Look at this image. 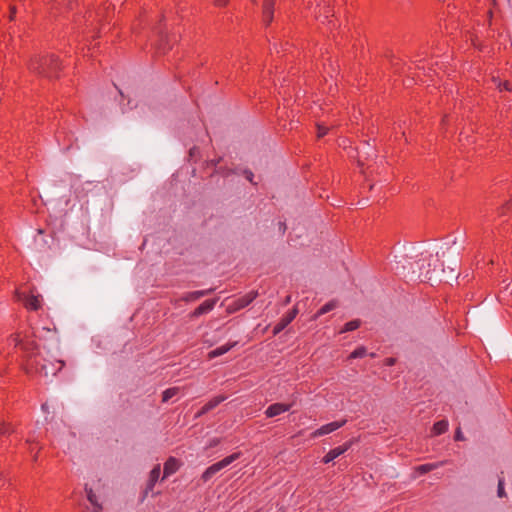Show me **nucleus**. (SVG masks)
Returning a JSON list of instances; mask_svg holds the SVG:
<instances>
[{
  "mask_svg": "<svg viewBox=\"0 0 512 512\" xmlns=\"http://www.w3.org/2000/svg\"><path fill=\"white\" fill-rule=\"evenodd\" d=\"M446 462L445 461H440V462H436V463H427V464H423V465H420L416 468V471L423 475V474H426L434 469H437L441 466H443Z\"/></svg>",
  "mask_w": 512,
  "mask_h": 512,
  "instance_id": "a211bd4d",
  "label": "nucleus"
},
{
  "mask_svg": "<svg viewBox=\"0 0 512 512\" xmlns=\"http://www.w3.org/2000/svg\"><path fill=\"white\" fill-rule=\"evenodd\" d=\"M335 308H336V302L330 301V302L326 303L323 307L320 308V310L317 312V316L324 315V314L332 311Z\"/></svg>",
  "mask_w": 512,
  "mask_h": 512,
  "instance_id": "b1692460",
  "label": "nucleus"
},
{
  "mask_svg": "<svg viewBox=\"0 0 512 512\" xmlns=\"http://www.w3.org/2000/svg\"><path fill=\"white\" fill-rule=\"evenodd\" d=\"M16 297L19 301L24 303V306L33 311H37L41 308V296L35 295L33 292L27 294L25 292H17Z\"/></svg>",
  "mask_w": 512,
  "mask_h": 512,
  "instance_id": "39448f33",
  "label": "nucleus"
},
{
  "mask_svg": "<svg viewBox=\"0 0 512 512\" xmlns=\"http://www.w3.org/2000/svg\"><path fill=\"white\" fill-rule=\"evenodd\" d=\"M59 68V60L54 55L36 56L29 63L32 72L48 78L57 77Z\"/></svg>",
  "mask_w": 512,
  "mask_h": 512,
  "instance_id": "f257e3e1",
  "label": "nucleus"
},
{
  "mask_svg": "<svg viewBox=\"0 0 512 512\" xmlns=\"http://www.w3.org/2000/svg\"><path fill=\"white\" fill-rule=\"evenodd\" d=\"M497 495L500 498L506 496V493H505V490H504V478L503 477H499Z\"/></svg>",
  "mask_w": 512,
  "mask_h": 512,
  "instance_id": "a878e982",
  "label": "nucleus"
},
{
  "mask_svg": "<svg viewBox=\"0 0 512 512\" xmlns=\"http://www.w3.org/2000/svg\"><path fill=\"white\" fill-rule=\"evenodd\" d=\"M361 322L360 320L358 319H355V320H352V321H349L347 322L344 327L340 330L341 333H345V332H349V331H354L356 330L357 328H359Z\"/></svg>",
  "mask_w": 512,
  "mask_h": 512,
  "instance_id": "4be33fe9",
  "label": "nucleus"
},
{
  "mask_svg": "<svg viewBox=\"0 0 512 512\" xmlns=\"http://www.w3.org/2000/svg\"><path fill=\"white\" fill-rule=\"evenodd\" d=\"M352 441H348L346 443H344L343 445L341 446H338L334 449H331L322 459V462L327 464L331 461H333L334 459H336L337 457L341 456L342 454H344L348 449H350L351 445H352Z\"/></svg>",
  "mask_w": 512,
  "mask_h": 512,
  "instance_id": "6e6552de",
  "label": "nucleus"
},
{
  "mask_svg": "<svg viewBox=\"0 0 512 512\" xmlns=\"http://www.w3.org/2000/svg\"><path fill=\"white\" fill-rule=\"evenodd\" d=\"M396 360L394 358H386L385 359V365L387 366H393L395 364Z\"/></svg>",
  "mask_w": 512,
  "mask_h": 512,
  "instance_id": "473e14b6",
  "label": "nucleus"
},
{
  "mask_svg": "<svg viewBox=\"0 0 512 512\" xmlns=\"http://www.w3.org/2000/svg\"><path fill=\"white\" fill-rule=\"evenodd\" d=\"M214 291L213 288L206 289V290H198V291H191L184 293L179 300L184 302H194L199 300L200 298L207 296L211 294Z\"/></svg>",
  "mask_w": 512,
  "mask_h": 512,
  "instance_id": "f8f14e48",
  "label": "nucleus"
},
{
  "mask_svg": "<svg viewBox=\"0 0 512 512\" xmlns=\"http://www.w3.org/2000/svg\"><path fill=\"white\" fill-rule=\"evenodd\" d=\"M9 341L13 343L16 348L21 349L25 357L29 359L37 353L38 346L34 340V336L30 332L15 334L11 336ZM29 361L31 360H28V362Z\"/></svg>",
  "mask_w": 512,
  "mask_h": 512,
  "instance_id": "f03ea898",
  "label": "nucleus"
},
{
  "mask_svg": "<svg viewBox=\"0 0 512 512\" xmlns=\"http://www.w3.org/2000/svg\"><path fill=\"white\" fill-rule=\"evenodd\" d=\"M160 473H161V467H160V464H157V465H155L153 467V469L151 470V472L149 474V479H148V482H147V485H146V488H145V491H144V495L145 496L149 492L153 491V488H154L155 484L159 480Z\"/></svg>",
  "mask_w": 512,
  "mask_h": 512,
  "instance_id": "ddd939ff",
  "label": "nucleus"
},
{
  "mask_svg": "<svg viewBox=\"0 0 512 512\" xmlns=\"http://www.w3.org/2000/svg\"><path fill=\"white\" fill-rule=\"evenodd\" d=\"M217 298L215 299H209V300H206L204 301L202 304H200L191 314H190V317L191 318H197L203 314H206V313H209L210 311L213 310V308L215 307L216 303H217Z\"/></svg>",
  "mask_w": 512,
  "mask_h": 512,
  "instance_id": "9d476101",
  "label": "nucleus"
},
{
  "mask_svg": "<svg viewBox=\"0 0 512 512\" xmlns=\"http://www.w3.org/2000/svg\"><path fill=\"white\" fill-rule=\"evenodd\" d=\"M236 345V342L234 343H230V344H225V345H222L220 347H217L216 349L212 350L210 353H209V357L210 358H216L218 356H221L225 353H227L230 349H232L234 346Z\"/></svg>",
  "mask_w": 512,
  "mask_h": 512,
  "instance_id": "6ab92c4d",
  "label": "nucleus"
},
{
  "mask_svg": "<svg viewBox=\"0 0 512 512\" xmlns=\"http://www.w3.org/2000/svg\"><path fill=\"white\" fill-rule=\"evenodd\" d=\"M12 432H13V429L10 426V424H5V423L0 424V434L1 435H8V434H11Z\"/></svg>",
  "mask_w": 512,
  "mask_h": 512,
  "instance_id": "cd10ccee",
  "label": "nucleus"
},
{
  "mask_svg": "<svg viewBox=\"0 0 512 512\" xmlns=\"http://www.w3.org/2000/svg\"><path fill=\"white\" fill-rule=\"evenodd\" d=\"M256 296V292H250L244 296L235 299L232 303L229 304L227 308L228 312L234 313L245 308L256 298Z\"/></svg>",
  "mask_w": 512,
  "mask_h": 512,
  "instance_id": "423d86ee",
  "label": "nucleus"
},
{
  "mask_svg": "<svg viewBox=\"0 0 512 512\" xmlns=\"http://www.w3.org/2000/svg\"><path fill=\"white\" fill-rule=\"evenodd\" d=\"M179 469V462L176 458L170 457L164 464L163 478L174 474Z\"/></svg>",
  "mask_w": 512,
  "mask_h": 512,
  "instance_id": "dca6fc26",
  "label": "nucleus"
},
{
  "mask_svg": "<svg viewBox=\"0 0 512 512\" xmlns=\"http://www.w3.org/2000/svg\"><path fill=\"white\" fill-rule=\"evenodd\" d=\"M346 422H347V420L343 419L340 421H333L331 423L325 424V425L321 426L320 428H318L317 430H315L311 434V437L318 438V437L330 434V433L336 431L337 429L343 427L346 424Z\"/></svg>",
  "mask_w": 512,
  "mask_h": 512,
  "instance_id": "0eeeda50",
  "label": "nucleus"
},
{
  "mask_svg": "<svg viewBox=\"0 0 512 512\" xmlns=\"http://www.w3.org/2000/svg\"><path fill=\"white\" fill-rule=\"evenodd\" d=\"M292 405H293L292 403L291 404H286V403H274V404H271L265 410V415L268 418H272V417L278 416V415H280V414H282L284 412L289 411L291 409Z\"/></svg>",
  "mask_w": 512,
  "mask_h": 512,
  "instance_id": "1a4fd4ad",
  "label": "nucleus"
},
{
  "mask_svg": "<svg viewBox=\"0 0 512 512\" xmlns=\"http://www.w3.org/2000/svg\"><path fill=\"white\" fill-rule=\"evenodd\" d=\"M367 354L365 347L361 346L356 348L349 356L350 359L362 358Z\"/></svg>",
  "mask_w": 512,
  "mask_h": 512,
  "instance_id": "393cba45",
  "label": "nucleus"
},
{
  "mask_svg": "<svg viewBox=\"0 0 512 512\" xmlns=\"http://www.w3.org/2000/svg\"><path fill=\"white\" fill-rule=\"evenodd\" d=\"M228 0H214L216 6H224L226 5Z\"/></svg>",
  "mask_w": 512,
  "mask_h": 512,
  "instance_id": "72a5a7b5",
  "label": "nucleus"
},
{
  "mask_svg": "<svg viewBox=\"0 0 512 512\" xmlns=\"http://www.w3.org/2000/svg\"><path fill=\"white\" fill-rule=\"evenodd\" d=\"M245 177H246V179H247L249 182L253 183V177H254V174H253L251 171L246 170V171H245Z\"/></svg>",
  "mask_w": 512,
  "mask_h": 512,
  "instance_id": "2f4dec72",
  "label": "nucleus"
},
{
  "mask_svg": "<svg viewBox=\"0 0 512 512\" xmlns=\"http://www.w3.org/2000/svg\"><path fill=\"white\" fill-rule=\"evenodd\" d=\"M296 315H297L296 309H293V310L289 311L286 315H284L280 319V321L275 325L273 334L277 335L282 330H284L295 319Z\"/></svg>",
  "mask_w": 512,
  "mask_h": 512,
  "instance_id": "9b49d317",
  "label": "nucleus"
},
{
  "mask_svg": "<svg viewBox=\"0 0 512 512\" xmlns=\"http://www.w3.org/2000/svg\"><path fill=\"white\" fill-rule=\"evenodd\" d=\"M241 456V452H235L225 458H223L221 461L212 464L209 466L202 474L201 479L203 482L209 481L216 473L221 471L222 469L226 468L230 464H232L234 461L239 459Z\"/></svg>",
  "mask_w": 512,
  "mask_h": 512,
  "instance_id": "20e7f679",
  "label": "nucleus"
},
{
  "mask_svg": "<svg viewBox=\"0 0 512 512\" xmlns=\"http://www.w3.org/2000/svg\"><path fill=\"white\" fill-rule=\"evenodd\" d=\"M312 0H303V5L307 8V9H310L312 7Z\"/></svg>",
  "mask_w": 512,
  "mask_h": 512,
  "instance_id": "f704fd0d",
  "label": "nucleus"
},
{
  "mask_svg": "<svg viewBox=\"0 0 512 512\" xmlns=\"http://www.w3.org/2000/svg\"><path fill=\"white\" fill-rule=\"evenodd\" d=\"M179 392V388L177 387H173V388H169V389H166L163 394H162V401L163 402H167L169 401L171 398H173L177 393Z\"/></svg>",
  "mask_w": 512,
  "mask_h": 512,
  "instance_id": "5701e85b",
  "label": "nucleus"
},
{
  "mask_svg": "<svg viewBox=\"0 0 512 512\" xmlns=\"http://www.w3.org/2000/svg\"><path fill=\"white\" fill-rule=\"evenodd\" d=\"M42 331L47 333L51 339L58 340L56 330H52L50 328H43Z\"/></svg>",
  "mask_w": 512,
  "mask_h": 512,
  "instance_id": "c756f323",
  "label": "nucleus"
},
{
  "mask_svg": "<svg viewBox=\"0 0 512 512\" xmlns=\"http://www.w3.org/2000/svg\"><path fill=\"white\" fill-rule=\"evenodd\" d=\"M279 229L282 231V233H284V232H285V230H286V225H285V223L280 222V223H279Z\"/></svg>",
  "mask_w": 512,
  "mask_h": 512,
  "instance_id": "e433bc0d",
  "label": "nucleus"
},
{
  "mask_svg": "<svg viewBox=\"0 0 512 512\" xmlns=\"http://www.w3.org/2000/svg\"><path fill=\"white\" fill-rule=\"evenodd\" d=\"M328 130H329L328 127H326L325 125L318 124L317 125V137L318 138L324 137L328 133Z\"/></svg>",
  "mask_w": 512,
  "mask_h": 512,
  "instance_id": "bb28decb",
  "label": "nucleus"
},
{
  "mask_svg": "<svg viewBox=\"0 0 512 512\" xmlns=\"http://www.w3.org/2000/svg\"><path fill=\"white\" fill-rule=\"evenodd\" d=\"M86 490V493H87V498L89 500V502L94 506L95 508V512H100V510L102 509L101 505L98 504L97 502V497L96 495L93 493L92 489H85Z\"/></svg>",
  "mask_w": 512,
  "mask_h": 512,
  "instance_id": "412c9836",
  "label": "nucleus"
},
{
  "mask_svg": "<svg viewBox=\"0 0 512 512\" xmlns=\"http://www.w3.org/2000/svg\"><path fill=\"white\" fill-rule=\"evenodd\" d=\"M64 367V362L62 360H57L55 362L44 360L41 364H36L34 366L33 361L27 362V371L30 372L32 369H35L37 373L41 376L47 378L49 376H56L57 373Z\"/></svg>",
  "mask_w": 512,
  "mask_h": 512,
  "instance_id": "7ed1b4c3",
  "label": "nucleus"
},
{
  "mask_svg": "<svg viewBox=\"0 0 512 512\" xmlns=\"http://www.w3.org/2000/svg\"><path fill=\"white\" fill-rule=\"evenodd\" d=\"M454 438H455L456 441H463L464 440V436H463L460 428H458L456 430Z\"/></svg>",
  "mask_w": 512,
  "mask_h": 512,
  "instance_id": "7c9ffc66",
  "label": "nucleus"
},
{
  "mask_svg": "<svg viewBox=\"0 0 512 512\" xmlns=\"http://www.w3.org/2000/svg\"><path fill=\"white\" fill-rule=\"evenodd\" d=\"M15 13H16L15 6H11L10 7V20H13Z\"/></svg>",
  "mask_w": 512,
  "mask_h": 512,
  "instance_id": "c9c22d12",
  "label": "nucleus"
},
{
  "mask_svg": "<svg viewBox=\"0 0 512 512\" xmlns=\"http://www.w3.org/2000/svg\"><path fill=\"white\" fill-rule=\"evenodd\" d=\"M226 399L225 396L219 395L213 397L211 400H209L199 411V415L206 414L207 412L211 411L212 409L216 408L220 403H222Z\"/></svg>",
  "mask_w": 512,
  "mask_h": 512,
  "instance_id": "f3484780",
  "label": "nucleus"
},
{
  "mask_svg": "<svg viewBox=\"0 0 512 512\" xmlns=\"http://www.w3.org/2000/svg\"><path fill=\"white\" fill-rule=\"evenodd\" d=\"M154 32L159 37L158 50L165 53L168 49H170L168 36L158 26L154 28Z\"/></svg>",
  "mask_w": 512,
  "mask_h": 512,
  "instance_id": "2eb2a0df",
  "label": "nucleus"
},
{
  "mask_svg": "<svg viewBox=\"0 0 512 512\" xmlns=\"http://www.w3.org/2000/svg\"><path fill=\"white\" fill-rule=\"evenodd\" d=\"M497 87L500 91L506 90V91H512V86L509 82H501L499 81L497 84Z\"/></svg>",
  "mask_w": 512,
  "mask_h": 512,
  "instance_id": "c85d7f7f",
  "label": "nucleus"
},
{
  "mask_svg": "<svg viewBox=\"0 0 512 512\" xmlns=\"http://www.w3.org/2000/svg\"><path fill=\"white\" fill-rule=\"evenodd\" d=\"M274 0H264L262 7L263 21L269 25L273 20Z\"/></svg>",
  "mask_w": 512,
  "mask_h": 512,
  "instance_id": "4468645a",
  "label": "nucleus"
},
{
  "mask_svg": "<svg viewBox=\"0 0 512 512\" xmlns=\"http://www.w3.org/2000/svg\"><path fill=\"white\" fill-rule=\"evenodd\" d=\"M506 206L502 208V214H505Z\"/></svg>",
  "mask_w": 512,
  "mask_h": 512,
  "instance_id": "4c0bfd02",
  "label": "nucleus"
},
{
  "mask_svg": "<svg viewBox=\"0 0 512 512\" xmlns=\"http://www.w3.org/2000/svg\"><path fill=\"white\" fill-rule=\"evenodd\" d=\"M448 429V421L447 420H440L436 422L432 427V432L434 435H441L445 433Z\"/></svg>",
  "mask_w": 512,
  "mask_h": 512,
  "instance_id": "aec40b11",
  "label": "nucleus"
}]
</instances>
